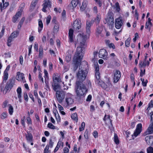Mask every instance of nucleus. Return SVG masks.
Segmentation results:
<instances>
[{"mask_svg":"<svg viewBox=\"0 0 153 153\" xmlns=\"http://www.w3.org/2000/svg\"><path fill=\"white\" fill-rule=\"evenodd\" d=\"M19 34V32L18 31H14L10 35L13 38H14L17 36Z\"/></svg>","mask_w":153,"mask_h":153,"instance_id":"obj_32","label":"nucleus"},{"mask_svg":"<svg viewBox=\"0 0 153 153\" xmlns=\"http://www.w3.org/2000/svg\"><path fill=\"white\" fill-rule=\"evenodd\" d=\"M146 134H150L153 133V123L149 125L146 131Z\"/></svg>","mask_w":153,"mask_h":153,"instance_id":"obj_18","label":"nucleus"},{"mask_svg":"<svg viewBox=\"0 0 153 153\" xmlns=\"http://www.w3.org/2000/svg\"><path fill=\"white\" fill-rule=\"evenodd\" d=\"M113 73L114 76V82H117L121 77V73L119 71L115 70L113 71Z\"/></svg>","mask_w":153,"mask_h":153,"instance_id":"obj_7","label":"nucleus"},{"mask_svg":"<svg viewBox=\"0 0 153 153\" xmlns=\"http://www.w3.org/2000/svg\"><path fill=\"white\" fill-rule=\"evenodd\" d=\"M82 40L80 42V45L77 47L76 52L74 58V62L75 64L74 70L76 71L77 68L79 64L83 57V52L84 51V48L83 47L85 44V39L82 37Z\"/></svg>","mask_w":153,"mask_h":153,"instance_id":"obj_1","label":"nucleus"},{"mask_svg":"<svg viewBox=\"0 0 153 153\" xmlns=\"http://www.w3.org/2000/svg\"><path fill=\"white\" fill-rule=\"evenodd\" d=\"M66 94V92L62 90L56 91V96L57 100L59 103H61L62 102L65 98Z\"/></svg>","mask_w":153,"mask_h":153,"instance_id":"obj_5","label":"nucleus"},{"mask_svg":"<svg viewBox=\"0 0 153 153\" xmlns=\"http://www.w3.org/2000/svg\"><path fill=\"white\" fill-rule=\"evenodd\" d=\"M38 1L33 0L32 2L30 7V10H33L35 7Z\"/></svg>","mask_w":153,"mask_h":153,"instance_id":"obj_23","label":"nucleus"},{"mask_svg":"<svg viewBox=\"0 0 153 153\" xmlns=\"http://www.w3.org/2000/svg\"><path fill=\"white\" fill-rule=\"evenodd\" d=\"M51 19V16L49 15L46 18V23L47 25L50 22Z\"/></svg>","mask_w":153,"mask_h":153,"instance_id":"obj_52","label":"nucleus"},{"mask_svg":"<svg viewBox=\"0 0 153 153\" xmlns=\"http://www.w3.org/2000/svg\"><path fill=\"white\" fill-rule=\"evenodd\" d=\"M80 67V66H79ZM88 69L85 68L81 67L79 68L76 73L77 81L82 82L85 79L88 73Z\"/></svg>","mask_w":153,"mask_h":153,"instance_id":"obj_3","label":"nucleus"},{"mask_svg":"<svg viewBox=\"0 0 153 153\" xmlns=\"http://www.w3.org/2000/svg\"><path fill=\"white\" fill-rule=\"evenodd\" d=\"M108 46L110 48H112L113 49L115 48V47L114 44L112 43L109 44Z\"/></svg>","mask_w":153,"mask_h":153,"instance_id":"obj_58","label":"nucleus"},{"mask_svg":"<svg viewBox=\"0 0 153 153\" xmlns=\"http://www.w3.org/2000/svg\"><path fill=\"white\" fill-rule=\"evenodd\" d=\"M147 153H153V148L150 146L147 149Z\"/></svg>","mask_w":153,"mask_h":153,"instance_id":"obj_37","label":"nucleus"},{"mask_svg":"<svg viewBox=\"0 0 153 153\" xmlns=\"http://www.w3.org/2000/svg\"><path fill=\"white\" fill-rule=\"evenodd\" d=\"M48 126L50 128L53 129H55V126L50 123H49L48 124Z\"/></svg>","mask_w":153,"mask_h":153,"instance_id":"obj_44","label":"nucleus"},{"mask_svg":"<svg viewBox=\"0 0 153 153\" xmlns=\"http://www.w3.org/2000/svg\"><path fill=\"white\" fill-rule=\"evenodd\" d=\"M22 10H20L17 13L15 16L13 17L12 19V21L13 22H15L19 18L21 17L22 15Z\"/></svg>","mask_w":153,"mask_h":153,"instance_id":"obj_15","label":"nucleus"},{"mask_svg":"<svg viewBox=\"0 0 153 153\" xmlns=\"http://www.w3.org/2000/svg\"><path fill=\"white\" fill-rule=\"evenodd\" d=\"M8 103V102L7 100L5 101L3 103L2 107L3 108H5L6 107Z\"/></svg>","mask_w":153,"mask_h":153,"instance_id":"obj_50","label":"nucleus"},{"mask_svg":"<svg viewBox=\"0 0 153 153\" xmlns=\"http://www.w3.org/2000/svg\"><path fill=\"white\" fill-rule=\"evenodd\" d=\"M53 144V142L52 141L51 139L50 140V141L49 143V146L50 148H52Z\"/></svg>","mask_w":153,"mask_h":153,"instance_id":"obj_60","label":"nucleus"},{"mask_svg":"<svg viewBox=\"0 0 153 153\" xmlns=\"http://www.w3.org/2000/svg\"><path fill=\"white\" fill-rule=\"evenodd\" d=\"M74 31L72 29L69 30L68 32V36L69 38V41L71 42H72L73 41L74 38Z\"/></svg>","mask_w":153,"mask_h":153,"instance_id":"obj_17","label":"nucleus"},{"mask_svg":"<svg viewBox=\"0 0 153 153\" xmlns=\"http://www.w3.org/2000/svg\"><path fill=\"white\" fill-rule=\"evenodd\" d=\"M9 4V3L8 2H6L5 3H3V6H2V4H0V7L1 10V11H2V10L5 8Z\"/></svg>","mask_w":153,"mask_h":153,"instance_id":"obj_31","label":"nucleus"},{"mask_svg":"<svg viewBox=\"0 0 153 153\" xmlns=\"http://www.w3.org/2000/svg\"><path fill=\"white\" fill-rule=\"evenodd\" d=\"M48 150L49 146L48 145H47L44 149V153H48L49 151Z\"/></svg>","mask_w":153,"mask_h":153,"instance_id":"obj_54","label":"nucleus"},{"mask_svg":"<svg viewBox=\"0 0 153 153\" xmlns=\"http://www.w3.org/2000/svg\"><path fill=\"white\" fill-rule=\"evenodd\" d=\"M75 90L76 96L80 98L85 96L88 91V89L85 85L82 82L76 81L75 87Z\"/></svg>","mask_w":153,"mask_h":153,"instance_id":"obj_2","label":"nucleus"},{"mask_svg":"<svg viewBox=\"0 0 153 153\" xmlns=\"http://www.w3.org/2000/svg\"><path fill=\"white\" fill-rule=\"evenodd\" d=\"M106 21H107V22L108 24L109 25H111V26H113L114 24H112L111 23V21L110 20H109L108 18H107L106 19Z\"/></svg>","mask_w":153,"mask_h":153,"instance_id":"obj_59","label":"nucleus"},{"mask_svg":"<svg viewBox=\"0 0 153 153\" xmlns=\"http://www.w3.org/2000/svg\"><path fill=\"white\" fill-rule=\"evenodd\" d=\"M39 27L38 28V31L39 32H40L42 30L43 27V23L42 21L40 20L39 21Z\"/></svg>","mask_w":153,"mask_h":153,"instance_id":"obj_33","label":"nucleus"},{"mask_svg":"<svg viewBox=\"0 0 153 153\" xmlns=\"http://www.w3.org/2000/svg\"><path fill=\"white\" fill-rule=\"evenodd\" d=\"M71 116V118L73 120H74L76 121L77 122V114L76 113L72 114Z\"/></svg>","mask_w":153,"mask_h":153,"instance_id":"obj_34","label":"nucleus"},{"mask_svg":"<svg viewBox=\"0 0 153 153\" xmlns=\"http://www.w3.org/2000/svg\"><path fill=\"white\" fill-rule=\"evenodd\" d=\"M71 54H68L67 55V56L65 57V59L66 61L67 62H69L70 61H71Z\"/></svg>","mask_w":153,"mask_h":153,"instance_id":"obj_40","label":"nucleus"},{"mask_svg":"<svg viewBox=\"0 0 153 153\" xmlns=\"http://www.w3.org/2000/svg\"><path fill=\"white\" fill-rule=\"evenodd\" d=\"M8 72H4L3 78V80L4 81H6L7 80L8 78Z\"/></svg>","mask_w":153,"mask_h":153,"instance_id":"obj_36","label":"nucleus"},{"mask_svg":"<svg viewBox=\"0 0 153 153\" xmlns=\"http://www.w3.org/2000/svg\"><path fill=\"white\" fill-rule=\"evenodd\" d=\"M66 16V11L65 10H64L62 13V16L63 18H64Z\"/></svg>","mask_w":153,"mask_h":153,"instance_id":"obj_62","label":"nucleus"},{"mask_svg":"<svg viewBox=\"0 0 153 153\" xmlns=\"http://www.w3.org/2000/svg\"><path fill=\"white\" fill-rule=\"evenodd\" d=\"M102 31V29L101 27H99L97 28V32L98 33L100 34Z\"/></svg>","mask_w":153,"mask_h":153,"instance_id":"obj_56","label":"nucleus"},{"mask_svg":"<svg viewBox=\"0 0 153 153\" xmlns=\"http://www.w3.org/2000/svg\"><path fill=\"white\" fill-rule=\"evenodd\" d=\"M25 20V18L24 17H23L22 18L20 22L19 23V25L20 26V27H21L22 25L23 24V22Z\"/></svg>","mask_w":153,"mask_h":153,"instance_id":"obj_49","label":"nucleus"},{"mask_svg":"<svg viewBox=\"0 0 153 153\" xmlns=\"http://www.w3.org/2000/svg\"><path fill=\"white\" fill-rule=\"evenodd\" d=\"M145 140L149 145H153V136L148 135L145 138Z\"/></svg>","mask_w":153,"mask_h":153,"instance_id":"obj_14","label":"nucleus"},{"mask_svg":"<svg viewBox=\"0 0 153 153\" xmlns=\"http://www.w3.org/2000/svg\"><path fill=\"white\" fill-rule=\"evenodd\" d=\"M6 85L11 89L14 85V82L12 80L10 79Z\"/></svg>","mask_w":153,"mask_h":153,"instance_id":"obj_29","label":"nucleus"},{"mask_svg":"<svg viewBox=\"0 0 153 153\" xmlns=\"http://www.w3.org/2000/svg\"><path fill=\"white\" fill-rule=\"evenodd\" d=\"M78 0H72L70 4H71L74 8L77 5L78 3Z\"/></svg>","mask_w":153,"mask_h":153,"instance_id":"obj_30","label":"nucleus"},{"mask_svg":"<svg viewBox=\"0 0 153 153\" xmlns=\"http://www.w3.org/2000/svg\"><path fill=\"white\" fill-rule=\"evenodd\" d=\"M138 36V33H136L135 34V36L134 38L133 39V41L135 42H136V39H137V37Z\"/></svg>","mask_w":153,"mask_h":153,"instance_id":"obj_63","label":"nucleus"},{"mask_svg":"<svg viewBox=\"0 0 153 153\" xmlns=\"http://www.w3.org/2000/svg\"><path fill=\"white\" fill-rule=\"evenodd\" d=\"M64 152L63 153H68L69 152V149L67 147H65L63 149Z\"/></svg>","mask_w":153,"mask_h":153,"instance_id":"obj_57","label":"nucleus"},{"mask_svg":"<svg viewBox=\"0 0 153 153\" xmlns=\"http://www.w3.org/2000/svg\"><path fill=\"white\" fill-rule=\"evenodd\" d=\"M58 122H60L61 119L59 114H57L55 116Z\"/></svg>","mask_w":153,"mask_h":153,"instance_id":"obj_51","label":"nucleus"},{"mask_svg":"<svg viewBox=\"0 0 153 153\" xmlns=\"http://www.w3.org/2000/svg\"><path fill=\"white\" fill-rule=\"evenodd\" d=\"M24 98L25 100L26 101L28 100V96L26 92H25L24 93Z\"/></svg>","mask_w":153,"mask_h":153,"instance_id":"obj_61","label":"nucleus"},{"mask_svg":"<svg viewBox=\"0 0 153 153\" xmlns=\"http://www.w3.org/2000/svg\"><path fill=\"white\" fill-rule=\"evenodd\" d=\"M52 85L53 90L56 92V91H59L58 90L61 89L60 86L58 83L54 82L52 84Z\"/></svg>","mask_w":153,"mask_h":153,"instance_id":"obj_21","label":"nucleus"},{"mask_svg":"<svg viewBox=\"0 0 153 153\" xmlns=\"http://www.w3.org/2000/svg\"><path fill=\"white\" fill-rule=\"evenodd\" d=\"M85 124L84 122H82L81 125V126L79 128V131H81L84 130Z\"/></svg>","mask_w":153,"mask_h":153,"instance_id":"obj_38","label":"nucleus"},{"mask_svg":"<svg viewBox=\"0 0 153 153\" xmlns=\"http://www.w3.org/2000/svg\"><path fill=\"white\" fill-rule=\"evenodd\" d=\"M94 68L95 71L96 79H95V81L96 83L98 85H101L103 88H105V87L104 86V82L100 79L99 68L97 63L95 65Z\"/></svg>","mask_w":153,"mask_h":153,"instance_id":"obj_4","label":"nucleus"},{"mask_svg":"<svg viewBox=\"0 0 153 153\" xmlns=\"http://www.w3.org/2000/svg\"><path fill=\"white\" fill-rule=\"evenodd\" d=\"M91 26V22L89 21H87L86 25V36H89L90 33V27Z\"/></svg>","mask_w":153,"mask_h":153,"instance_id":"obj_16","label":"nucleus"},{"mask_svg":"<svg viewBox=\"0 0 153 153\" xmlns=\"http://www.w3.org/2000/svg\"><path fill=\"white\" fill-rule=\"evenodd\" d=\"M153 108V101H151L150 102L149 104V107L147 109L149 110L151 108Z\"/></svg>","mask_w":153,"mask_h":153,"instance_id":"obj_46","label":"nucleus"},{"mask_svg":"<svg viewBox=\"0 0 153 153\" xmlns=\"http://www.w3.org/2000/svg\"><path fill=\"white\" fill-rule=\"evenodd\" d=\"M151 19L150 18L148 19V21L146 22L145 28L146 29H148L149 31L150 30L152 24L151 22Z\"/></svg>","mask_w":153,"mask_h":153,"instance_id":"obj_20","label":"nucleus"},{"mask_svg":"<svg viewBox=\"0 0 153 153\" xmlns=\"http://www.w3.org/2000/svg\"><path fill=\"white\" fill-rule=\"evenodd\" d=\"M24 75L23 73H21L20 72H18L17 73V75L16 76V79L18 81L22 80L23 82H25Z\"/></svg>","mask_w":153,"mask_h":153,"instance_id":"obj_13","label":"nucleus"},{"mask_svg":"<svg viewBox=\"0 0 153 153\" xmlns=\"http://www.w3.org/2000/svg\"><path fill=\"white\" fill-rule=\"evenodd\" d=\"M87 2L86 1L84 0L82 3V5L80 7V9L83 11L85 10L87 6Z\"/></svg>","mask_w":153,"mask_h":153,"instance_id":"obj_27","label":"nucleus"},{"mask_svg":"<svg viewBox=\"0 0 153 153\" xmlns=\"http://www.w3.org/2000/svg\"><path fill=\"white\" fill-rule=\"evenodd\" d=\"M5 58H10L11 57V53L10 52L5 53H4Z\"/></svg>","mask_w":153,"mask_h":153,"instance_id":"obj_53","label":"nucleus"},{"mask_svg":"<svg viewBox=\"0 0 153 153\" xmlns=\"http://www.w3.org/2000/svg\"><path fill=\"white\" fill-rule=\"evenodd\" d=\"M107 55L108 53L106 50L102 49L100 50L99 55L100 58L107 60L108 59L107 57Z\"/></svg>","mask_w":153,"mask_h":153,"instance_id":"obj_10","label":"nucleus"},{"mask_svg":"<svg viewBox=\"0 0 153 153\" xmlns=\"http://www.w3.org/2000/svg\"><path fill=\"white\" fill-rule=\"evenodd\" d=\"M53 80L54 82L56 83V82H61V79L59 76L56 77V74H54L53 75Z\"/></svg>","mask_w":153,"mask_h":153,"instance_id":"obj_24","label":"nucleus"},{"mask_svg":"<svg viewBox=\"0 0 153 153\" xmlns=\"http://www.w3.org/2000/svg\"><path fill=\"white\" fill-rule=\"evenodd\" d=\"M65 101L66 103L65 106L66 107L73 104L74 102L73 95L70 93H67L66 94Z\"/></svg>","mask_w":153,"mask_h":153,"instance_id":"obj_6","label":"nucleus"},{"mask_svg":"<svg viewBox=\"0 0 153 153\" xmlns=\"http://www.w3.org/2000/svg\"><path fill=\"white\" fill-rule=\"evenodd\" d=\"M107 18H108L111 21V24H114V14L112 12L109 11L108 13V17Z\"/></svg>","mask_w":153,"mask_h":153,"instance_id":"obj_19","label":"nucleus"},{"mask_svg":"<svg viewBox=\"0 0 153 153\" xmlns=\"http://www.w3.org/2000/svg\"><path fill=\"white\" fill-rule=\"evenodd\" d=\"M43 7L42 10L43 12H46V9L47 8H50L51 6V2L50 1L44 0L42 5Z\"/></svg>","mask_w":153,"mask_h":153,"instance_id":"obj_8","label":"nucleus"},{"mask_svg":"<svg viewBox=\"0 0 153 153\" xmlns=\"http://www.w3.org/2000/svg\"><path fill=\"white\" fill-rule=\"evenodd\" d=\"M11 88L8 86L7 85H6L4 89L3 90V89L1 87V91H3L4 94H6L8 91H10Z\"/></svg>","mask_w":153,"mask_h":153,"instance_id":"obj_26","label":"nucleus"},{"mask_svg":"<svg viewBox=\"0 0 153 153\" xmlns=\"http://www.w3.org/2000/svg\"><path fill=\"white\" fill-rule=\"evenodd\" d=\"M7 113L6 112H3L1 114V119H4L7 118Z\"/></svg>","mask_w":153,"mask_h":153,"instance_id":"obj_43","label":"nucleus"},{"mask_svg":"<svg viewBox=\"0 0 153 153\" xmlns=\"http://www.w3.org/2000/svg\"><path fill=\"white\" fill-rule=\"evenodd\" d=\"M142 125L140 123L137 124V126L136 128L135 131L134 132L133 135L132 136H134V137H136L140 133L142 130Z\"/></svg>","mask_w":153,"mask_h":153,"instance_id":"obj_12","label":"nucleus"},{"mask_svg":"<svg viewBox=\"0 0 153 153\" xmlns=\"http://www.w3.org/2000/svg\"><path fill=\"white\" fill-rule=\"evenodd\" d=\"M84 136L86 139H88L89 138L88 131L87 129H86L84 132Z\"/></svg>","mask_w":153,"mask_h":153,"instance_id":"obj_41","label":"nucleus"},{"mask_svg":"<svg viewBox=\"0 0 153 153\" xmlns=\"http://www.w3.org/2000/svg\"><path fill=\"white\" fill-rule=\"evenodd\" d=\"M101 19V16L100 13L97 15L96 18L95 19V22L97 24H98L100 23Z\"/></svg>","mask_w":153,"mask_h":153,"instance_id":"obj_28","label":"nucleus"},{"mask_svg":"<svg viewBox=\"0 0 153 153\" xmlns=\"http://www.w3.org/2000/svg\"><path fill=\"white\" fill-rule=\"evenodd\" d=\"M93 135L94 137L96 138L98 137V133L96 131H94L93 132Z\"/></svg>","mask_w":153,"mask_h":153,"instance_id":"obj_64","label":"nucleus"},{"mask_svg":"<svg viewBox=\"0 0 153 153\" xmlns=\"http://www.w3.org/2000/svg\"><path fill=\"white\" fill-rule=\"evenodd\" d=\"M73 27L74 30L78 32V30L81 27V23L79 21L76 19L74 22Z\"/></svg>","mask_w":153,"mask_h":153,"instance_id":"obj_11","label":"nucleus"},{"mask_svg":"<svg viewBox=\"0 0 153 153\" xmlns=\"http://www.w3.org/2000/svg\"><path fill=\"white\" fill-rule=\"evenodd\" d=\"M8 105L9 106V108L8 109L9 113L10 115H12L13 112V108L10 104H9Z\"/></svg>","mask_w":153,"mask_h":153,"instance_id":"obj_35","label":"nucleus"},{"mask_svg":"<svg viewBox=\"0 0 153 153\" xmlns=\"http://www.w3.org/2000/svg\"><path fill=\"white\" fill-rule=\"evenodd\" d=\"M54 24V29L55 30H56L57 31H58L59 28V25L58 24V23H55Z\"/></svg>","mask_w":153,"mask_h":153,"instance_id":"obj_48","label":"nucleus"},{"mask_svg":"<svg viewBox=\"0 0 153 153\" xmlns=\"http://www.w3.org/2000/svg\"><path fill=\"white\" fill-rule=\"evenodd\" d=\"M145 62L144 61L143 62L142 61L140 62L139 65L141 67H142L143 66H146V64L145 63Z\"/></svg>","mask_w":153,"mask_h":153,"instance_id":"obj_55","label":"nucleus"},{"mask_svg":"<svg viewBox=\"0 0 153 153\" xmlns=\"http://www.w3.org/2000/svg\"><path fill=\"white\" fill-rule=\"evenodd\" d=\"M115 27L117 29L121 28L123 25V22L120 18H118L115 19Z\"/></svg>","mask_w":153,"mask_h":153,"instance_id":"obj_9","label":"nucleus"},{"mask_svg":"<svg viewBox=\"0 0 153 153\" xmlns=\"http://www.w3.org/2000/svg\"><path fill=\"white\" fill-rule=\"evenodd\" d=\"M107 119H108L109 120L111 126H109V128L111 130H112L113 129V128L112 126L113 125L112 122V121L111 119H110V117L109 115L107 116L106 115H105L104 118L103 119V120L105 121Z\"/></svg>","mask_w":153,"mask_h":153,"instance_id":"obj_22","label":"nucleus"},{"mask_svg":"<svg viewBox=\"0 0 153 153\" xmlns=\"http://www.w3.org/2000/svg\"><path fill=\"white\" fill-rule=\"evenodd\" d=\"M115 5L116 6V10L118 12L120 11V10L119 3L118 2H116L115 3Z\"/></svg>","mask_w":153,"mask_h":153,"instance_id":"obj_45","label":"nucleus"},{"mask_svg":"<svg viewBox=\"0 0 153 153\" xmlns=\"http://www.w3.org/2000/svg\"><path fill=\"white\" fill-rule=\"evenodd\" d=\"M16 91L18 94V96L22 95V89L20 87H18Z\"/></svg>","mask_w":153,"mask_h":153,"instance_id":"obj_47","label":"nucleus"},{"mask_svg":"<svg viewBox=\"0 0 153 153\" xmlns=\"http://www.w3.org/2000/svg\"><path fill=\"white\" fill-rule=\"evenodd\" d=\"M114 141L116 144H118L119 143V140L116 134L114 135Z\"/></svg>","mask_w":153,"mask_h":153,"instance_id":"obj_39","label":"nucleus"},{"mask_svg":"<svg viewBox=\"0 0 153 153\" xmlns=\"http://www.w3.org/2000/svg\"><path fill=\"white\" fill-rule=\"evenodd\" d=\"M25 137L28 141L31 142L32 141L33 136L31 134L28 133L27 134L25 135Z\"/></svg>","mask_w":153,"mask_h":153,"instance_id":"obj_25","label":"nucleus"},{"mask_svg":"<svg viewBox=\"0 0 153 153\" xmlns=\"http://www.w3.org/2000/svg\"><path fill=\"white\" fill-rule=\"evenodd\" d=\"M130 38H128L127 39H126L125 41V45L127 47H128L129 46L130 43Z\"/></svg>","mask_w":153,"mask_h":153,"instance_id":"obj_42","label":"nucleus"}]
</instances>
